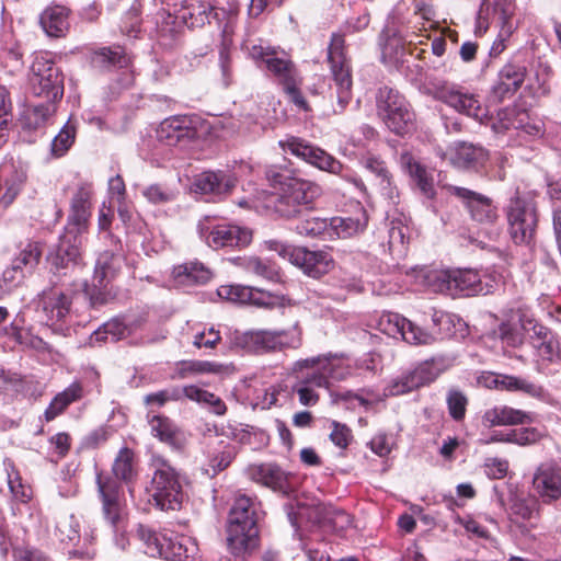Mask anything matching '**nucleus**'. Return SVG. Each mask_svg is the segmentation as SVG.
<instances>
[{
    "mask_svg": "<svg viewBox=\"0 0 561 561\" xmlns=\"http://www.w3.org/2000/svg\"><path fill=\"white\" fill-rule=\"evenodd\" d=\"M378 329L388 336H400L403 341L413 345H428L435 341L433 334L424 331L398 313L388 312L381 314L378 320Z\"/></svg>",
    "mask_w": 561,
    "mask_h": 561,
    "instance_id": "nucleus-15",
    "label": "nucleus"
},
{
    "mask_svg": "<svg viewBox=\"0 0 561 561\" xmlns=\"http://www.w3.org/2000/svg\"><path fill=\"white\" fill-rule=\"evenodd\" d=\"M533 489L545 504L561 499V467L554 462L539 465L533 477Z\"/></svg>",
    "mask_w": 561,
    "mask_h": 561,
    "instance_id": "nucleus-19",
    "label": "nucleus"
},
{
    "mask_svg": "<svg viewBox=\"0 0 561 561\" xmlns=\"http://www.w3.org/2000/svg\"><path fill=\"white\" fill-rule=\"evenodd\" d=\"M236 184L234 178L225 171H204L195 175L192 191L199 194L222 195Z\"/></svg>",
    "mask_w": 561,
    "mask_h": 561,
    "instance_id": "nucleus-27",
    "label": "nucleus"
},
{
    "mask_svg": "<svg viewBox=\"0 0 561 561\" xmlns=\"http://www.w3.org/2000/svg\"><path fill=\"white\" fill-rule=\"evenodd\" d=\"M14 561H54L42 550L34 547H18L13 549Z\"/></svg>",
    "mask_w": 561,
    "mask_h": 561,
    "instance_id": "nucleus-64",
    "label": "nucleus"
},
{
    "mask_svg": "<svg viewBox=\"0 0 561 561\" xmlns=\"http://www.w3.org/2000/svg\"><path fill=\"white\" fill-rule=\"evenodd\" d=\"M30 81L33 92L49 101H57L64 94L62 76L54 61L45 55L35 57L31 66Z\"/></svg>",
    "mask_w": 561,
    "mask_h": 561,
    "instance_id": "nucleus-11",
    "label": "nucleus"
},
{
    "mask_svg": "<svg viewBox=\"0 0 561 561\" xmlns=\"http://www.w3.org/2000/svg\"><path fill=\"white\" fill-rule=\"evenodd\" d=\"M259 517L240 514L234 515L230 510L229 524L227 528V547L233 557H243L253 551L257 546V523Z\"/></svg>",
    "mask_w": 561,
    "mask_h": 561,
    "instance_id": "nucleus-10",
    "label": "nucleus"
},
{
    "mask_svg": "<svg viewBox=\"0 0 561 561\" xmlns=\"http://www.w3.org/2000/svg\"><path fill=\"white\" fill-rule=\"evenodd\" d=\"M173 275L181 285H204L211 279L213 273L203 263L192 261L175 266Z\"/></svg>",
    "mask_w": 561,
    "mask_h": 561,
    "instance_id": "nucleus-35",
    "label": "nucleus"
},
{
    "mask_svg": "<svg viewBox=\"0 0 561 561\" xmlns=\"http://www.w3.org/2000/svg\"><path fill=\"white\" fill-rule=\"evenodd\" d=\"M114 477L96 474L98 494L102 504V514L111 527L118 531L124 527V492L118 480L130 481L134 472V453L125 447L116 456L113 468Z\"/></svg>",
    "mask_w": 561,
    "mask_h": 561,
    "instance_id": "nucleus-1",
    "label": "nucleus"
},
{
    "mask_svg": "<svg viewBox=\"0 0 561 561\" xmlns=\"http://www.w3.org/2000/svg\"><path fill=\"white\" fill-rule=\"evenodd\" d=\"M221 299L237 304H251L257 307L272 308L283 300V297L256 287L242 285H222L217 289Z\"/></svg>",
    "mask_w": 561,
    "mask_h": 561,
    "instance_id": "nucleus-18",
    "label": "nucleus"
},
{
    "mask_svg": "<svg viewBox=\"0 0 561 561\" xmlns=\"http://www.w3.org/2000/svg\"><path fill=\"white\" fill-rule=\"evenodd\" d=\"M267 179L278 190L274 202L275 211L285 218L300 216L321 194L316 183L296 178L287 170H270Z\"/></svg>",
    "mask_w": 561,
    "mask_h": 561,
    "instance_id": "nucleus-2",
    "label": "nucleus"
},
{
    "mask_svg": "<svg viewBox=\"0 0 561 561\" xmlns=\"http://www.w3.org/2000/svg\"><path fill=\"white\" fill-rule=\"evenodd\" d=\"M236 448L231 445H226L217 454L209 458L208 468L205 469L206 473L215 477L220 471L229 467L236 457Z\"/></svg>",
    "mask_w": 561,
    "mask_h": 561,
    "instance_id": "nucleus-52",
    "label": "nucleus"
},
{
    "mask_svg": "<svg viewBox=\"0 0 561 561\" xmlns=\"http://www.w3.org/2000/svg\"><path fill=\"white\" fill-rule=\"evenodd\" d=\"M111 243L112 248L102 251L96 259L93 288L91 289L87 283L83 284V294L91 299L92 304L103 302L100 298L101 290L116 276L122 266V245L119 241Z\"/></svg>",
    "mask_w": 561,
    "mask_h": 561,
    "instance_id": "nucleus-12",
    "label": "nucleus"
},
{
    "mask_svg": "<svg viewBox=\"0 0 561 561\" xmlns=\"http://www.w3.org/2000/svg\"><path fill=\"white\" fill-rule=\"evenodd\" d=\"M345 41L341 34H333L328 47V61L336 88L337 108L342 113L352 99V76L348 59L345 55Z\"/></svg>",
    "mask_w": 561,
    "mask_h": 561,
    "instance_id": "nucleus-9",
    "label": "nucleus"
},
{
    "mask_svg": "<svg viewBox=\"0 0 561 561\" xmlns=\"http://www.w3.org/2000/svg\"><path fill=\"white\" fill-rule=\"evenodd\" d=\"M175 192L153 184L144 191V196L152 204H165L175 199Z\"/></svg>",
    "mask_w": 561,
    "mask_h": 561,
    "instance_id": "nucleus-62",
    "label": "nucleus"
},
{
    "mask_svg": "<svg viewBox=\"0 0 561 561\" xmlns=\"http://www.w3.org/2000/svg\"><path fill=\"white\" fill-rule=\"evenodd\" d=\"M91 194L88 187L81 186L78 188L71 201V213L62 236H70L73 239V234H76L77 238H80V234L88 230L91 216Z\"/></svg>",
    "mask_w": 561,
    "mask_h": 561,
    "instance_id": "nucleus-21",
    "label": "nucleus"
},
{
    "mask_svg": "<svg viewBox=\"0 0 561 561\" xmlns=\"http://www.w3.org/2000/svg\"><path fill=\"white\" fill-rule=\"evenodd\" d=\"M81 238L73 234L61 236L59 243L54 252L47 256L50 271L55 275H68L82 268V257L80 253Z\"/></svg>",
    "mask_w": 561,
    "mask_h": 561,
    "instance_id": "nucleus-16",
    "label": "nucleus"
},
{
    "mask_svg": "<svg viewBox=\"0 0 561 561\" xmlns=\"http://www.w3.org/2000/svg\"><path fill=\"white\" fill-rule=\"evenodd\" d=\"M188 124L190 121L185 116L168 117L160 123L157 138L167 146H176L184 139L193 137L194 131Z\"/></svg>",
    "mask_w": 561,
    "mask_h": 561,
    "instance_id": "nucleus-29",
    "label": "nucleus"
},
{
    "mask_svg": "<svg viewBox=\"0 0 561 561\" xmlns=\"http://www.w3.org/2000/svg\"><path fill=\"white\" fill-rule=\"evenodd\" d=\"M493 290V282L490 278L483 280L477 271L471 268L453 270L450 296L488 295Z\"/></svg>",
    "mask_w": 561,
    "mask_h": 561,
    "instance_id": "nucleus-24",
    "label": "nucleus"
},
{
    "mask_svg": "<svg viewBox=\"0 0 561 561\" xmlns=\"http://www.w3.org/2000/svg\"><path fill=\"white\" fill-rule=\"evenodd\" d=\"M227 367L221 364L208 360H187L181 363L179 375L181 378L194 374H221Z\"/></svg>",
    "mask_w": 561,
    "mask_h": 561,
    "instance_id": "nucleus-50",
    "label": "nucleus"
},
{
    "mask_svg": "<svg viewBox=\"0 0 561 561\" xmlns=\"http://www.w3.org/2000/svg\"><path fill=\"white\" fill-rule=\"evenodd\" d=\"M249 51L253 59L265 64L267 70L277 78L282 85L297 78L293 62L286 57H279L275 50L262 45H253Z\"/></svg>",
    "mask_w": 561,
    "mask_h": 561,
    "instance_id": "nucleus-22",
    "label": "nucleus"
},
{
    "mask_svg": "<svg viewBox=\"0 0 561 561\" xmlns=\"http://www.w3.org/2000/svg\"><path fill=\"white\" fill-rule=\"evenodd\" d=\"M510 515L515 520H530L538 517L539 505L535 500L514 497L511 501Z\"/></svg>",
    "mask_w": 561,
    "mask_h": 561,
    "instance_id": "nucleus-49",
    "label": "nucleus"
},
{
    "mask_svg": "<svg viewBox=\"0 0 561 561\" xmlns=\"http://www.w3.org/2000/svg\"><path fill=\"white\" fill-rule=\"evenodd\" d=\"M240 260V265L247 273L262 277L270 282L280 280V274L275 264H272L256 256H249Z\"/></svg>",
    "mask_w": 561,
    "mask_h": 561,
    "instance_id": "nucleus-38",
    "label": "nucleus"
},
{
    "mask_svg": "<svg viewBox=\"0 0 561 561\" xmlns=\"http://www.w3.org/2000/svg\"><path fill=\"white\" fill-rule=\"evenodd\" d=\"M522 325L516 323L503 322L497 329V335L503 343L511 347H518L524 342V333Z\"/></svg>",
    "mask_w": 561,
    "mask_h": 561,
    "instance_id": "nucleus-58",
    "label": "nucleus"
},
{
    "mask_svg": "<svg viewBox=\"0 0 561 561\" xmlns=\"http://www.w3.org/2000/svg\"><path fill=\"white\" fill-rule=\"evenodd\" d=\"M279 145L285 151H289L291 154L307 161L320 170L340 175L341 179L352 184L359 193L363 195L366 194L367 190L363 180L324 150L311 146L305 140L294 136L280 140Z\"/></svg>",
    "mask_w": 561,
    "mask_h": 561,
    "instance_id": "nucleus-5",
    "label": "nucleus"
},
{
    "mask_svg": "<svg viewBox=\"0 0 561 561\" xmlns=\"http://www.w3.org/2000/svg\"><path fill=\"white\" fill-rule=\"evenodd\" d=\"M77 134L76 125L69 119L51 141V154L54 157H62L71 148Z\"/></svg>",
    "mask_w": 561,
    "mask_h": 561,
    "instance_id": "nucleus-44",
    "label": "nucleus"
},
{
    "mask_svg": "<svg viewBox=\"0 0 561 561\" xmlns=\"http://www.w3.org/2000/svg\"><path fill=\"white\" fill-rule=\"evenodd\" d=\"M137 535L139 539L146 546L145 552L150 557H160L162 556V551H164V546L167 542V537L161 534H157L150 528L139 525L137 529Z\"/></svg>",
    "mask_w": 561,
    "mask_h": 561,
    "instance_id": "nucleus-47",
    "label": "nucleus"
},
{
    "mask_svg": "<svg viewBox=\"0 0 561 561\" xmlns=\"http://www.w3.org/2000/svg\"><path fill=\"white\" fill-rule=\"evenodd\" d=\"M525 73L523 66L507 64L501 69L499 79L506 81L512 88H520L525 80Z\"/></svg>",
    "mask_w": 561,
    "mask_h": 561,
    "instance_id": "nucleus-61",
    "label": "nucleus"
},
{
    "mask_svg": "<svg viewBox=\"0 0 561 561\" xmlns=\"http://www.w3.org/2000/svg\"><path fill=\"white\" fill-rule=\"evenodd\" d=\"M70 301L64 294L53 293L43 299V310L49 321H60L69 312Z\"/></svg>",
    "mask_w": 561,
    "mask_h": 561,
    "instance_id": "nucleus-42",
    "label": "nucleus"
},
{
    "mask_svg": "<svg viewBox=\"0 0 561 561\" xmlns=\"http://www.w3.org/2000/svg\"><path fill=\"white\" fill-rule=\"evenodd\" d=\"M133 333V327L123 322L118 318H114L105 322L101 328L95 330L90 336V344L94 342H117L128 337Z\"/></svg>",
    "mask_w": 561,
    "mask_h": 561,
    "instance_id": "nucleus-36",
    "label": "nucleus"
},
{
    "mask_svg": "<svg viewBox=\"0 0 561 561\" xmlns=\"http://www.w3.org/2000/svg\"><path fill=\"white\" fill-rule=\"evenodd\" d=\"M199 236L214 249L225 247H245L251 242L252 233L233 225H218L209 228L201 221L197 226Z\"/></svg>",
    "mask_w": 561,
    "mask_h": 561,
    "instance_id": "nucleus-17",
    "label": "nucleus"
},
{
    "mask_svg": "<svg viewBox=\"0 0 561 561\" xmlns=\"http://www.w3.org/2000/svg\"><path fill=\"white\" fill-rule=\"evenodd\" d=\"M137 535L139 539L146 546L145 552L150 557H160L162 556V551H164V546L167 542V537L161 534H157L150 528L139 525L137 529Z\"/></svg>",
    "mask_w": 561,
    "mask_h": 561,
    "instance_id": "nucleus-46",
    "label": "nucleus"
},
{
    "mask_svg": "<svg viewBox=\"0 0 561 561\" xmlns=\"http://www.w3.org/2000/svg\"><path fill=\"white\" fill-rule=\"evenodd\" d=\"M129 57L121 46L101 47L91 55V65L99 72H111L126 68Z\"/></svg>",
    "mask_w": 561,
    "mask_h": 561,
    "instance_id": "nucleus-30",
    "label": "nucleus"
},
{
    "mask_svg": "<svg viewBox=\"0 0 561 561\" xmlns=\"http://www.w3.org/2000/svg\"><path fill=\"white\" fill-rule=\"evenodd\" d=\"M149 469L152 477L146 490L154 505L162 511L179 510L184 492L176 469L160 454L151 455Z\"/></svg>",
    "mask_w": 561,
    "mask_h": 561,
    "instance_id": "nucleus-3",
    "label": "nucleus"
},
{
    "mask_svg": "<svg viewBox=\"0 0 561 561\" xmlns=\"http://www.w3.org/2000/svg\"><path fill=\"white\" fill-rule=\"evenodd\" d=\"M69 11L62 5H50L41 14V25L45 33L51 37L64 36L69 27Z\"/></svg>",
    "mask_w": 561,
    "mask_h": 561,
    "instance_id": "nucleus-34",
    "label": "nucleus"
},
{
    "mask_svg": "<svg viewBox=\"0 0 561 561\" xmlns=\"http://www.w3.org/2000/svg\"><path fill=\"white\" fill-rule=\"evenodd\" d=\"M137 535L139 539L146 546L145 552L150 557H160L162 556V551H164V546L167 542V537L161 534H157L150 528L139 525L137 529Z\"/></svg>",
    "mask_w": 561,
    "mask_h": 561,
    "instance_id": "nucleus-45",
    "label": "nucleus"
},
{
    "mask_svg": "<svg viewBox=\"0 0 561 561\" xmlns=\"http://www.w3.org/2000/svg\"><path fill=\"white\" fill-rule=\"evenodd\" d=\"M82 397V387L78 382L71 383L67 389L58 393L50 402L45 411V417L47 421L54 420L72 402L79 400Z\"/></svg>",
    "mask_w": 561,
    "mask_h": 561,
    "instance_id": "nucleus-37",
    "label": "nucleus"
},
{
    "mask_svg": "<svg viewBox=\"0 0 561 561\" xmlns=\"http://www.w3.org/2000/svg\"><path fill=\"white\" fill-rule=\"evenodd\" d=\"M450 163L459 169H470L481 165L486 160V151L471 144L459 142L449 149Z\"/></svg>",
    "mask_w": 561,
    "mask_h": 561,
    "instance_id": "nucleus-32",
    "label": "nucleus"
},
{
    "mask_svg": "<svg viewBox=\"0 0 561 561\" xmlns=\"http://www.w3.org/2000/svg\"><path fill=\"white\" fill-rule=\"evenodd\" d=\"M409 172L426 197L431 198L435 195L433 178L423 165L417 162L410 163Z\"/></svg>",
    "mask_w": 561,
    "mask_h": 561,
    "instance_id": "nucleus-57",
    "label": "nucleus"
},
{
    "mask_svg": "<svg viewBox=\"0 0 561 561\" xmlns=\"http://www.w3.org/2000/svg\"><path fill=\"white\" fill-rule=\"evenodd\" d=\"M514 12L515 4L513 0H495L493 2L492 10L486 0H484L477 14L474 30L476 35L480 36L486 32L490 19L495 21L502 28L507 26L510 31L512 27L510 21L514 15Z\"/></svg>",
    "mask_w": 561,
    "mask_h": 561,
    "instance_id": "nucleus-23",
    "label": "nucleus"
},
{
    "mask_svg": "<svg viewBox=\"0 0 561 561\" xmlns=\"http://www.w3.org/2000/svg\"><path fill=\"white\" fill-rule=\"evenodd\" d=\"M183 396V388H171L147 394L144 402L147 405L162 407L169 401L180 400Z\"/></svg>",
    "mask_w": 561,
    "mask_h": 561,
    "instance_id": "nucleus-60",
    "label": "nucleus"
},
{
    "mask_svg": "<svg viewBox=\"0 0 561 561\" xmlns=\"http://www.w3.org/2000/svg\"><path fill=\"white\" fill-rule=\"evenodd\" d=\"M449 192L463 202L473 220L493 224L499 218L497 208L489 197L461 186H449Z\"/></svg>",
    "mask_w": 561,
    "mask_h": 561,
    "instance_id": "nucleus-20",
    "label": "nucleus"
},
{
    "mask_svg": "<svg viewBox=\"0 0 561 561\" xmlns=\"http://www.w3.org/2000/svg\"><path fill=\"white\" fill-rule=\"evenodd\" d=\"M151 434L173 448H182L186 442L185 433L169 417L153 415L149 420Z\"/></svg>",
    "mask_w": 561,
    "mask_h": 561,
    "instance_id": "nucleus-31",
    "label": "nucleus"
},
{
    "mask_svg": "<svg viewBox=\"0 0 561 561\" xmlns=\"http://www.w3.org/2000/svg\"><path fill=\"white\" fill-rule=\"evenodd\" d=\"M409 172L426 197L431 198L435 195L433 178L423 165L417 162L410 163Z\"/></svg>",
    "mask_w": 561,
    "mask_h": 561,
    "instance_id": "nucleus-56",
    "label": "nucleus"
},
{
    "mask_svg": "<svg viewBox=\"0 0 561 561\" xmlns=\"http://www.w3.org/2000/svg\"><path fill=\"white\" fill-rule=\"evenodd\" d=\"M291 375L308 388L314 389V391L329 387L328 374L321 368V356L295 362L291 367Z\"/></svg>",
    "mask_w": 561,
    "mask_h": 561,
    "instance_id": "nucleus-25",
    "label": "nucleus"
},
{
    "mask_svg": "<svg viewBox=\"0 0 561 561\" xmlns=\"http://www.w3.org/2000/svg\"><path fill=\"white\" fill-rule=\"evenodd\" d=\"M409 172L426 197L431 198L435 195L433 178L423 165L417 162L410 163Z\"/></svg>",
    "mask_w": 561,
    "mask_h": 561,
    "instance_id": "nucleus-55",
    "label": "nucleus"
},
{
    "mask_svg": "<svg viewBox=\"0 0 561 561\" xmlns=\"http://www.w3.org/2000/svg\"><path fill=\"white\" fill-rule=\"evenodd\" d=\"M176 19H180L186 25L194 27L202 25L208 19L206 8L204 5L182 3L180 10H175Z\"/></svg>",
    "mask_w": 561,
    "mask_h": 561,
    "instance_id": "nucleus-51",
    "label": "nucleus"
},
{
    "mask_svg": "<svg viewBox=\"0 0 561 561\" xmlns=\"http://www.w3.org/2000/svg\"><path fill=\"white\" fill-rule=\"evenodd\" d=\"M484 427L523 425L533 422L530 413L505 404L486 409L481 416Z\"/></svg>",
    "mask_w": 561,
    "mask_h": 561,
    "instance_id": "nucleus-26",
    "label": "nucleus"
},
{
    "mask_svg": "<svg viewBox=\"0 0 561 561\" xmlns=\"http://www.w3.org/2000/svg\"><path fill=\"white\" fill-rule=\"evenodd\" d=\"M425 93L460 114L481 119L485 114L479 99L463 88L440 78H430L424 84Z\"/></svg>",
    "mask_w": 561,
    "mask_h": 561,
    "instance_id": "nucleus-7",
    "label": "nucleus"
},
{
    "mask_svg": "<svg viewBox=\"0 0 561 561\" xmlns=\"http://www.w3.org/2000/svg\"><path fill=\"white\" fill-rule=\"evenodd\" d=\"M295 229L300 236L314 238L329 232V221L324 218L307 216L297 224Z\"/></svg>",
    "mask_w": 561,
    "mask_h": 561,
    "instance_id": "nucleus-54",
    "label": "nucleus"
},
{
    "mask_svg": "<svg viewBox=\"0 0 561 561\" xmlns=\"http://www.w3.org/2000/svg\"><path fill=\"white\" fill-rule=\"evenodd\" d=\"M377 111L386 126L398 135L414 127L415 114L398 90L382 87L377 94Z\"/></svg>",
    "mask_w": 561,
    "mask_h": 561,
    "instance_id": "nucleus-8",
    "label": "nucleus"
},
{
    "mask_svg": "<svg viewBox=\"0 0 561 561\" xmlns=\"http://www.w3.org/2000/svg\"><path fill=\"white\" fill-rule=\"evenodd\" d=\"M448 364L443 357L431 358L417 365L413 370L393 379L386 388V396H401L434 381Z\"/></svg>",
    "mask_w": 561,
    "mask_h": 561,
    "instance_id": "nucleus-13",
    "label": "nucleus"
},
{
    "mask_svg": "<svg viewBox=\"0 0 561 561\" xmlns=\"http://www.w3.org/2000/svg\"><path fill=\"white\" fill-rule=\"evenodd\" d=\"M500 389L506 391H520L537 399H543L545 397V390L541 386L527 379L511 375H502V378L500 379Z\"/></svg>",
    "mask_w": 561,
    "mask_h": 561,
    "instance_id": "nucleus-40",
    "label": "nucleus"
},
{
    "mask_svg": "<svg viewBox=\"0 0 561 561\" xmlns=\"http://www.w3.org/2000/svg\"><path fill=\"white\" fill-rule=\"evenodd\" d=\"M232 341L236 346L254 354H266L285 348L297 350L302 344L301 330L297 323L287 330L236 331Z\"/></svg>",
    "mask_w": 561,
    "mask_h": 561,
    "instance_id": "nucleus-4",
    "label": "nucleus"
},
{
    "mask_svg": "<svg viewBox=\"0 0 561 561\" xmlns=\"http://www.w3.org/2000/svg\"><path fill=\"white\" fill-rule=\"evenodd\" d=\"M8 485L13 497L20 502H27L31 499V490L28 486L22 483L20 473L13 466V462L9 459L4 461Z\"/></svg>",
    "mask_w": 561,
    "mask_h": 561,
    "instance_id": "nucleus-48",
    "label": "nucleus"
},
{
    "mask_svg": "<svg viewBox=\"0 0 561 561\" xmlns=\"http://www.w3.org/2000/svg\"><path fill=\"white\" fill-rule=\"evenodd\" d=\"M265 245L312 278H320L334 267L333 257L324 250L311 251L305 247H294L278 240L265 241Z\"/></svg>",
    "mask_w": 561,
    "mask_h": 561,
    "instance_id": "nucleus-6",
    "label": "nucleus"
},
{
    "mask_svg": "<svg viewBox=\"0 0 561 561\" xmlns=\"http://www.w3.org/2000/svg\"><path fill=\"white\" fill-rule=\"evenodd\" d=\"M183 393L192 401L208 405L216 415H224L227 411L225 402L219 397L197 386L183 387Z\"/></svg>",
    "mask_w": 561,
    "mask_h": 561,
    "instance_id": "nucleus-39",
    "label": "nucleus"
},
{
    "mask_svg": "<svg viewBox=\"0 0 561 561\" xmlns=\"http://www.w3.org/2000/svg\"><path fill=\"white\" fill-rule=\"evenodd\" d=\"M421 277L431 291L451 295L453 270H428Z\"/></svg>",
    "mask_w": 561,
    "mask_h": 561,
    "instance_id": "nucleus-41",
    "label": "nucleus"
},
{
    "mask_svg": "<svg viewBox=\"0 0 561 561\" xmlns=\"http://www.w3.org/2000/svg\"><path fill=\"white\" fill-rule=\"evenodd\" d=\"M368 224L366 210L360 207L356 217H334L329 221V233L337 238H351L365 230Z\"/></svg>",
    "mask_w": 561,
    "mask_h": 561,
    "instance_id": "nucleus-33",
    "label": "nucleus"
},
{
    "mask_svg": "<svg viewBox=\"0 0 561 561\" xmlns=\"http://www.w3.org/2000/svg\"><path fill=\"white\" fill-rule=\"evenodd\" d=\"M321 368L328 374V381L343 380L351 375V366L342 358L321 356Z\"/></svg>",
    "mask_w": 561,
    "mask_h": 561,
    "instance_id": "nucleus-53",
    "label": "nucleus"
},
{
    "mask_svg": "<svg viewBox=\"0 0 561 561\" xmlns=\"http://www.w3.org/2000/svg\"><path fill=\"white\" fill-rule=\"evenodd\" d=\"M55 101H49L43 104L35 105L30 114H28V121L30 124L34 126V128H37L38 126L43 125L56 111Z\"/></svg>",
    "mask_w": 561,
    "mask_h": 561,
    "instance_id": "nucleus-63",
    "label": "nucleus"
},
{
    "mask_svg": "<svg viewBox=\"0 0 561 561\" xmlns=\"http://www.w3.org/2000/svg\"><path fill=\"white\" fill-rule=\"evenodd\" d=\"M510 234L516 244L529 243L536 231L537 214L534 204L515 196L507 205Z\"/></svg>",
    "mask_w": 561,
    "mask_h": 561,
    "instance_id": "nucleus-14",
    "label": "nucleus"
},
{
    "mask_svg": "<svg viewBox=\"0 0 561 561\" xmlns=\"http://www.w3.org/2000/svg\"><path fill=\"white\" fill-rule=\"evenodd\" d=\"M247 473L251 480L262 483L274 491L287 494L290 490L288 474L276 465H252L248 467Z\"/></svg>",
    "mask_w": 561,
    "mask_h": 561,
    "instance_id": "nucleus-28",
    "label": "nucleus"
},
{
    "mask_svg": "<svg viewBox=\"0 0 561 561\" xmlns=\"http://www.w3.org/2000/svg\"><path fill=\"white\" fill-rule=\"evenodd\" d=\"M42 256V249L38 243H27L26 247L21 250L19 255L13 259L12 264L20 271H24V275L32 273L38 265Z\"/></svg>",
    "mask_w": 561,
    "mask_h": 561,
    "instance_id": "nucleus-43",
    "label": "nucleus"
},
{
    "mask_svg": "<svg viewBox=\"0 0 561 561\" xmlns=\"http://www.w3.org/2000/svg\"><path fill=\"white\" fill-rule=\"evenodd\" d=\"M446 401L450 416L455 421L463 420L468 405L467 397L458 390H450Z\"/></svg>",
    "mask_w": 561,
    "mask_h": 561,
    "instance_id": "nucleus-59",
    "label": "nucleus"
}]
</instances>
